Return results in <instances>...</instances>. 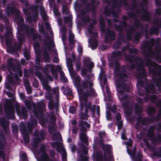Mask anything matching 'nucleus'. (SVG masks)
<instances>
[{
	"mask_svg": "<svg viewBox=\"0 0 161 161\" xmlns=\"http://www.w3.org/2000/svg\"><path fill=\"white\" fill-rule=\"evenodd\" d=\"M78 93L80 96V106L81 109L83 108L84 106L85 108V111L86 113L88 109L90 110L92 114L94 113V107L92 108L91 105L90 103H87L86 101V98L84 94H82L81 91L80 89H78Z\"/></svg>",
	"mask_w": 161,
	"mask_h": 161,
	"instance_id": "obj_1",
	"label": "nucleus"
},
{
	"mask_svg": "<svg viewBox=\"0 0 161 161\" xmlns=\"http://www.w3.org/2000/svg\"><path fill=\"white\" fill-rule=\"evenodd\" d=\"M93 85L91 80L86 81L83 83L82 87L83 88V91L85 92L86 96H91L93 95L94 90L92 86Z\"/></svg>",
	"mask_w": 161,
	"mask_h": 161,
	"instance_id": "obj_2",
	"label": "nucleus"
},
{
	"mask_svg": "<svg viewBox=\"0 0 161 161\" xmlns=\"http://www.w3.org/2000/svg\"><path fill=\"white\" fill-rule=\"evenodd\" d=\"M67 65L69 69V70L70 72V74L72 78L74 79L75 77L74 75V73L72 70V66L71 63L68 60H67Z\"/></svg>",
	"mask_w": 161,
	"mask_h": 161,
	"instance_id": "obj_3",
	"label": "nucleus"
},
{
	"mask_svg": "<svg viewBox=\"0 0 161 161\" xmlns=\"http://www.w3.org/2000/svg\"><path fill=\"white\" fill-rule=\"evenodd\" d=\"M80 139L81 140L85 142H86L87 141V138L85 133L83 132H81L80 136Z\"/></svg>",
	"mask_w": 161,
	"mask_h": 161,
	"instance_id": "obj_4",
	"label": "nucleus"
},
{
	"mask_svg": "<svg viewBox=\"0 0 161 161\" xmlns=\"http://www.w3.org/2000/svg\"><path fill=\"white\" fill-rule=\"evenodd\" d=\"M120 115L119 114H118L116 116V119L118 121L117 123L118 129H120L122 125V122L120 120Z\"/></svg>",
	"mask_w": 161,
	"mask_h": 161,
	"instance_id": "obj_5",
	"label": "nucleus"
},
{
	"mask_svg": "<svg viewBox=\"0 0 161 161\" xmlns=\"http://www.w3.org/2000/svg\"><path fill=\"white\" fill-rule=\"evenodd\" d=\"M103 147L105 152H106V151L108 153L106 155V157H107L108 156L107 155H109V153L111 147L109 145H105L103 146Z\"/></svg>",
	"mask_w": 161,
	"mask_h": 161,
	"instance_id": "obj_6",
	"label": "nucleus"
},
{
	"mask_svg": "<svg viewBox=\"0 0 161 161\" xmlns=\"http://www.w3.org/2000/svg\"><path fill=\"white\" fill-rule=\"evenodd\" d=\"M101 157L100 153H98L97 154H95L93 156V159L94 160L98 161L99 159H101Z\"/></svg>",
	"mask_w": 161,
	"mask_h": 161,
	"instance_id": "obj_7",
	"label": "nucleus"
},
{
	"mask_svg": "<svg viewBox=\"0 0 161 161\" xmlns=\"http://www.w3.org/2000/svg\"><path fill=\"white\" fill-rule=\"evenodd\" d=\"M48 160L47 155L46 153H44L40 161H46Z\"/></svg>",
	"mask_w": 161,
	"mask_h": 161,
	"instance_id": "obj_8",
	"label": "nucleus"
},
{
	"mask_svg": "<svg viewBox=\"0 0 161 161\" xmlns=\"http://www.w3.org/2000/svg\"><path fill=\"white\" fill-rule=\"evenodd\" d=\"M120 87L117 86V91L119 92V94L118 95L119 98L121 100V99H123L122 98V95L121 94V92H120Z\"/></svg>",
	"mask_w": 161,
	"mask_h": 161,
	"instance_id": "obj_9",
	"label": "nucleus"
},
{
	"mask_svg": "<svg viewBox=\"0 0 161 161\" xmlns=\"http://www.w3.org/2000/svg\"><path fill=\"white\" fill-rule=\"evenodd\" d=\"M57 136V138H60V134L59 133H58L57 134H53V139H56V138L55 137V136Z\"/></svg>",
	"mask_w": 161,
	"mask_h": 161,
	"instance_id": "obj_10",
	"label": "nucleus"
},
{
	"mask_svg": "<svg viewBox=\"0 0 161 161\" xmlns=\"http://www.w3.org/2000/svg\"><path fill=\"white\" fill-rule=\"evenodd\" d=\"M74 37V35L72 34H70L69 36V39L71 43H72L73 42V39Z\"/></svg>",
	"mask_w": 161,
	"mask_h": 161,
	"instance_id": "obj_11",
	"label": "nucleus"
},
{
	"mask_svg": "<svg viewBox=\"0 0 161 161\" xmlns=\"http://www.w3.org/2000/svg\"><path fill=\"white\" fill-rule=\"evenodd\" d=\"M75 111V109L74 107H71L69 109V112L70 113L73 114Z\"/></svg>",
	"mask_w": 161,
	"mask_h": 161,
	"instance_id": "obj_12",
	"label": "nucleus"
},
{
	"mask_svg": "<svg viewBox=\"0 0 161 161\" xmlns=\"http://www.w3.org/2000/svg\"><path fill=\"white\" fill-rule=\"evenodd\" d=\"M21 158L23 160H25L26 159V156L25 153L23 154L21 156Z\"/></svg>",
	"mask_w": 161,
	"mask_h": 161,
	"instance_id": "obj_13",
	"label": "nucleus"
},
{
	"mask_svg": "<svg viewBox=\"0 0 161 161\" xmlns=\"http://www.w3.org/2000/svg\"><path fill=\"white\" fill-rule=\"evenodd\" d=\"M82 126L83 127L86 128V127H90V125L88 123H87L86 122H84L83 124L82 125Z\"/></svg>",
	"mask_w": 161,
	"mask_h": 161,
	"instance_id": "obj_14",
	"label": "nucleus"
},
{
	"mask_svg": "<svg viewBox=\"0 0 161 161\" xmlns=\"http://www.w3.org/2000/svg\"><path fill=\"white\" fill-rule=\"evenodd\" d=\"M25 84V82H24ZM26 85V86L27 87V89L29 91V92H31V89L29 86V84L27 82L26 83V84H25Z\"/></svg>",
	"mask_w": 161,
	"mask_h": 161,
	"instance_id": "obj_15",
	"label": "nucleus"
},
{
	"mask_svg": "<svg viewBox=\"0 0 161 161\" xmlns=\"http://www.w3.org/2000/svg\"><path fill=\"white\" fill-rule=\"evenodd\" d=\"M97 43H96L94 46H93L92 44L91 45V47L92 48V49H94L96 48V47H97Z\"/></svg>",
	"mask_w": 161,
	"mask_h": 161,
	"instance_id": "obj_16",
	"label": "nucleus"
},
{
	"mask_svg": "<svg viewBox=\"0 0 161 161\" xmlns=\"http://www.w3.org/2000/svg\"><path fill=\"white\" fill-rule=\"evenodd\" d=\"M44 87L47 90H49L50 89V87L47 85H45L44 86Z\"/></svg>",
	"mask_w": 161,
	"mask_h": 161,
	"instance_id": "obj_17",
	"label": "nucleus"
},
{
	"mask_svg": "<svg viewBox=\"0 0 161 161\" xmlns=\"http://www.w3.org/2000/svg\"><path fill=\"white\" fill-rule=\"evenodd\" d=\"M82 161H87V158L86 156L85 155L83 158H82Z\"/></svg>",
	"mask_w": 161,
	"mask_h": 161,
	"instance_id": "obj_18",
	"label": "nucleus"
},
{
	"mask_svg": "<svg viewBox=\"0 0 161 161\" xmlns=\"http://www.w3.org/2000/svg\"><path fill=\"white\" fill-rule=\"evenodd\" d=\"M53 61L55 63H57L58 61V58L57 57H55L53 59Z\"/></svg>",
	"mask_w": 161,
	"mask_h": 161,
	"instance_id": "obj_19",
	"label": "nucleus"
},
{
	"mask_svg": "<svg viewBox=\"0 0 161 161\" xmlns=\"http://www.w3.org/2000/svg\"><path fill=\"white\" fill-rule=\"evenodd\" d=\"M131 143L132 141L131 140H130L129 142H126V144L127 145L130 146L131 145Z\"/></svg>",
	"mask_w": 161,
	"mask_h": 161,
	"instance_id": "obj_20",
	"label": "nucleus"
},
{
	"mask_svg": "<svg viewBox=\"0 0 161 161\" xmlns=\"http://www.w3.org/2000/svg\"><path fill=\"white\" fill-rule=\"evenodd\" d=\"M34 86L35 87H37L38 86V83L36 81H35L34 84Z\"/></svg>",
	"mask_w": 161,
	"mask_h": 161,
	"instance_id": "obj_21",
	"label": "nucleus"
},
{
	"mask_svg": "<svg viewBox=\"0 0 161 161\" xmlns=\"http://www.w3.org/2000/svg\"><path fill=\"white\" fill-rule=\"evenodd\" d=\"M80 63H78L76 64V68L77 69H79L80 67Z\"/></svg>",
	"mask_w": 161,
	"mask_h": 161,
	"instance_id": "obj_22",
	"label": "nucleus"
},
{
	"mask_svg": "<svg viewBox=\"0 0 161 161\" xmlns=\"http://www.w3.org/2000/svg\"><path fill=\"white\" fill-rule=\"evenodd\" d=\"M82 48L81 47H79V48H78V52L80 53H81L82 52Z\"/></svg>",
	"mask_w": 161,
	"mask_h": 161,
	"instance_id": "obj_23",
	"label": "nucleus"
},
{
	"mask_svg": "<svg viewBox=\"0 0 161 161\" xmlns=\"http://www.w3.org/2000/svg\"><path fill=\"white\" fill-rule=\"evenodd\" d=\"M122 78H124L125 79L124 80L126 81V80L127 79V77L126 75H124L121 76Z\"/></svg>",
	"mask_w": 161,
	"mask_h": 161,
	"instance_id": "obj_24",
	"label": "nucleus"
},
{
	"mask_svg": "<svg viewBox=\"0 0 161 161\" xmlns=\"http://www.w3.org/2000/svg\"><path fill=\"white\" fill-rule=\"evenodd\" d=\"M86 115L85 114L83 116L82 114L80 116V118L81 119H84L86 118Z\"/></svg>",
	"mask_w": 161,
	"mask_h": 161,
	"instance_id": "obj_25",
	"label": "nucleus"
},
{
	"mask_svg": "<svg viewBox=\"0 0 161 161\" xmlns=\"http://www.w3.org/2000/svg\"><path fill=\"white\" fill-rule=\"evenodd\" d=\"M90 65L88 66V67H90V68H92L94 66V64L93 63L91 62L90 63Z\"/></svg>",
	"mask_w": 161,
	"mask_h": 161,
	"instance_id": "obj_26",
	"label": "nucleus"
},
{
	"mask_svg": "<svg viewBox=\"0 0 161 161\" xmlns=\"http://www.w3.org/2000/svg\"><path fill=\"white\" fill-rule=\"evenodd\" d=\"M86 71L84 70H82L81 71V74L82 75H84L86 73Z\"/></svg>",
	"mask_w": 161,
	"mask_h": 161,
	"instance_id": "obj_27",
	"label": "nucleus"
},
{
	"mask_svg": "<svg viewBox=\"0 0 161 161\" xmlns=\"http://www.w3.org/2000/svg\"><path fill=\"white\" fill-rule=\"evenodd\" d=\"M125 136L124 133H122L121 135V138L123 139H125Z\"/></svg>",
	"mask_w": 161,
	"mask_h": 161,
	"instance_id": "obj_28",
	"label": "nucleus"
},
{
	"mask_svg": "<svg viewBox=\"0 0 161 161\" xmlns=\"http://www.w3.org/2000/svg\"><path fill=\"white\" fill-rule=\"evenodd\" d=\"M62 157L63 159H65V155L64 153L62 155Z\"/></svg>",
	"mask_w": 161,
	"mask_h": 161,
	"instance_id": "obj_29",
	"label": "nucleus"
},
{
	"mask_svg": "<svg viewBox=\"0 0 161 161\" xmlns=\"http://www.w3.org/2000/svg\"><path fill=\"white\" fill-rule=\"evenodd\" d=\"M23 138H24V140L25 142H27V141H28V139H27V138H25V136H24V134H23Z\"/></svg>",
	"mask_w": 161,
	"mask_h": 161,
	"instance_id": "obj_30",
	"label": "nucleus"
},
{
	"mask_svg": "<svg viewBox=\"0 0 161 161\" xmlns=\"http://www.w3.org/2000/svg\"><path fill=\"white\" fill-rule=\"evenodd\" d=\"M5 68V66L4 65H3L2 66L1 69L3 70H4Z\"/></svg>",
	"mask_w": 161,
	"mask_h": 161,
	"instance_id": "obj_31",
	"label": "nucleus"
},
{
	"mask_svg": "<svg viewBox=\"0 0 161 161\" xmlns=\"http://www.w3.org/2000/svg\"><path fill=\"white\" fill-rule=\"evenodd\" d=\"M21 62L23 64H24V63L25 62V60L24 59H21Z\"/></svg>",
	"mask_w": 161,
	"mask_h": 161,
	"instance_id": "obj_32",
	"label": "nucleus"
},
{
	"mask_svg": "<svg viewBox=\"0 0 161 161\" xmlns=\"http://www.w3.org/2000/svg\"><path fill=\"white\" fill-rule=\"evenodd\" d=\"M84 153L85 154H86L87 153V151L86 150H85L84 151Z\"/></svg>",
	"mask_w": 161,
	"mask_h": 161,
	"instance_id": "obj_33",
	"label": "nucleus"
},
{
	"mask_svg": "<svg viewBox=\"0 0 161 161\" xmlns=\"http://www.w3.org/2000/svg\"><path fill=\"white\" fill-rule=\"evenodd\" d=\"M10 65H11V64H9V65H8V69H10V66H10Z\"/></svg>",
	"mask_w": 161,
	"mask_h": 161,
	"instance_id": "obj_34",
	"label": "nucleus"
},
{
	"mask_svg": "<svg viewBox=\"0 0 161 161\" xmlns=\"http://www.w3.org/2000/svg\"><path fill=\"white\" fill-rule=\"evenodd\" d=\"M64 80L65 82H66L67 80L66 78H64Z\"/></svg>",
	"mask_w": 161,
	"mask_h": 161,
	"instance_id": "obj_35",
	"label": "nucleus"
},
{
	"mask_svg": "<svg viewBox=\"0 0 161 161\" xmlns=\"http://www.w3.org/2000/svg\"><path fill=\"white\" fill-rule=\"evenodd\" d=\"M2 80V77L1 76H0V82Z\"/></svg>",
	"mask_w": 161,
	"mask_h": 161,
	"instance_id": "obj_36",
	"label": "nucleus"
},
{
	"mask_svg": "<svg viewBox=\"0 0 161 161\" xmlns=\"http://www.w3.org/2000/svg\"><path fill=\"white\" fill-rule=\"evenodd\" d=\"M6 88H7L8 89H9L8 87V86H6Z\"/></svg>",
	"mask_w": 161,
	"mask_h": 161,
	"instance_id": "obj_37",
	"label": "nucleus"
},
{
	"mask_svg": "<svg viewBox=\"0 0 161 161\" xmlns=\"http://www.w3.org/2000/svg\"><path fill=\"white\" fill-rule=\"evenodd\" d=\"M57 150L58 151L60 152V151H59V149H58V148H57Z\"/></svg>",
	"mask_w": 161,
	"mask_h": 161,
	"instance_id": "obj_38",
	"label": "nucleus"
},
{
	"mask_svg": "<svg viewBox=\"0 0 161 161\" xmlns=\"http://www.w3.org/2000/svg\"><path fill=\"white\" fill-rule=\"evenodd\" d=\"M75 123V121H73L72 122V123L73 124H74V123Z\"/></svg>",
	"mask_w": 161,
	"mask_h": 161,
	"instance_id": "obj_39",
	"label": "nucleus"
},
{
	"mask_svg": "<svg viewBox=\"0 0 161 161\" xmlns=\"http://www.w3.org/2000/svg\"><path fill=\"white\" fill-rule=\"evenodd\" d=\"M68 140L69 142H70L71 141V140L70 139H68Z\"/></svg>",
	"mask_w": 161,
	"mask_h": 161,
	"instance_id": "obj_40",
	"label": "nucleus"
},
{
	"mask_svg": "<svg viewBox=\"0 0 161 161\" xmlns=\"http://www.w3.org/2000/svg\"><path fill=\"white\" fill-rule=\"evenodd\" d=\"M58 13L57 12V11H56V15H58Z\"/></svg>",
	"mask_w": 161,
	"mask_h": 161,
	"instance_id": "obj_41",
	"label": "nucleus"
},
{
	"mask_svg": "<svg viewBox=\"0 0 161 161\" xmlns=\"http://www.w3.org/2000/svg\"><path fill=\"white\" fill-rule=\"evenodd\" d=\"M64 31H65V28H64Z\"/></svg>",
	"mask_w": 161,
	"mask_h": 161,
	"instance_id": "obj_42",
	"label": "nucleus"
},
{
	"mask_svg": "<svg viewBox=\"0 0 161 161\" xmlns=\"http://www.w3.org/2000/svg\"><path fill=\"white\" fill-rule=\"evenodd\" d=\"M1 124H2V126L3 127V128L4 127V126H3V125L2 123H1Z\"/></svg>",
	"mask_w": 161,
	"mask_h": 161,
	"instance_id": "obj_43",
	"label": "nucleus"
},
{
	"mask_svg": "<svg viewBox=\"0 0 161 161\" xmlns=\"http://www.w3.org/2000/svg\"><path fill=\"white\" fill-rule=\"evenodd\" d=\"M101 134H102V135H104V133H102Z\"/></svg>",
	"mask_w": 161,
	"mask_h": 161,
	"instance_id": "obj_44",
	"label": "nucleus"
},
{
	"mask_svg": "<svg viewBox=\"0 0 161 161\" xmlns=\"http://www.w3.org/2000/svg\"><path fill=\"white\" fill-rule=\"evenodd\" d=\"M56 73H55V76H56Z\"/></svg>",
	"mask_w": 161,
	"mask_h": 161,
	"instance_id": "obj_45",
	"label": "nucleus"
},
{
	"mask_svg": "<svg viewBox=\"0 0 161 161\" xmlns=\"http://www.w3.org/2000/svg\"><path fill=\"white\" fill-rule=\"evenodd\" d=\"M56 90L57 91L58 90V89L57 88L56 89Z\"/></svg>",
	"mask_w": 161,
	"mask_h": 161,
	"instance_id": "obj_46",
	"label": "nucleus"
},
{
	"mask_svg": "<svg viewBox=\"0 0 161 161\" xmlns=\"http://www.w3.org/2000/svg\"><path fill=\"white\" fill-rule=\"evenodd\" d=\"M10 60L11 61V62H12V60L11 59H10Z\"/></svg>",
	"mask_w": 161,
	"mask_h": 161,
	"instance_id": "obj_47",
	"label": "nucleus"
},
{
	"mask_svg": "<svg viewBox=\"0 0 161 161\" xmlns=\"http://www.w3.org/2000/svg\"><path fill=\"white\" fill-rule=\"evenodd\" d=\"M2 119H0V120H2Z\"/></svg>",
	"mask_w": 161,
	"mask_h": 161,
	"instance_id": "obj_48",
	"label": "nucleus"
},
{
	"mask_svg": "<svg viewBox=\"0 0 161 161\" xmlns=\"http://www.w3.org/2000/svg\"><path fill=\"white\" fill-rule=\"evenodd\" d=\"M63 38H64V39H65V37H64Z\"/></svg>",
	"mask_w": 161,
	"mask_h": 161,
	"instance_id": "obj_49",
	"label": "nucleus"
},
{
	"mask_svg": "<svg viewBox=\"0 0 161 161\" xmlns=\"http://www.w3.org/2000/svg\"><path fill=\"white\" fill-rule=\"evenodd\" d=\"M77 78H78V77L77 76H76Z\"/></svg>",
	"mask_w": 161,
	"mask_h": 161,
	"instance_id": "obj_50",
	"label": "nucleus"
},
{
	"mask_svg": "<svg viewBox=\"0 0 161 161\" xmlns=\"http://www.w3.org/2000/svg\"><path fill=\"white\" fill-rule=\"evenodd\" d=\"M51 80H52V79H51Z\"/></svg>",
	"mask_w": 161,
	"mask_h": 161,
	"instance_id": "obj_51",
	"label": "nucleus"
}]
</instances>
